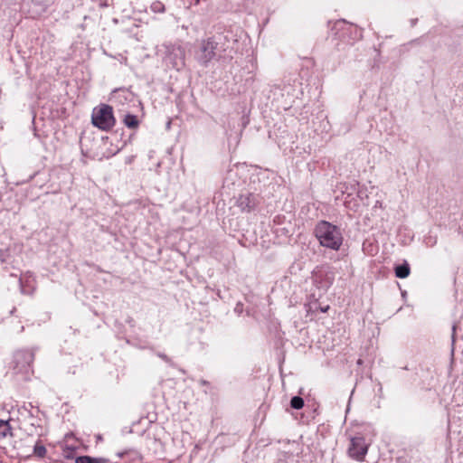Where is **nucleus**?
Masks as SVG:
<instances>
[{
	"instance_id": "obj_1",
	"label": "nucleus",
	"mask_w": 463,
	"mask_h": 463,
	"mask_svg": "<svg viewBox=\"0 0 463 463\" xmlns=\"http://www.w3.org/2000/svg\"><path fill=\"white\" fill-rule=\"evenodd\" d=\"M314 233L322 247L338 250L343 244L344 237L340 228L329 222H318Z\"/></svg>"
},
{
	"instance_id": "obj_2",
	"label": "nucleus",
	"mask_w": 463,
	"mask_h": 463,
	"mask_svg": "<svg viewBox=\"0 0 463 463\" xmlns=\"http://www.w3.org/2000/svg\"><path fill=\"white\" fill-rule=\"evenodd\" d=\"M91 122L101 130L108 131L111 129L116 123L112 107L106 104L96 107L92 111Z\"/></svg>"
},
{
	"instance_id": "obj_3",
	"label": "nucleus",
	"mask_w": 463,
	"mask_h": 463,
	"mask_svg": "<svg viewBox=\"0 0 463 463\" xmlns=\"http://www.w3.org/2000/svg\"><path fill=\"white\" fill-rule=\"evenodd\" d=\"M166 53L165 61L167 66H171L176 71H180L184 67L185 52L181 45L169 44L165 45Z\"/></svg>"
},
{
	"instance_id": "obj_4",
	"label": "nucleus",
	"mask_w": 463,
	"mask_h": 463,
	"mask_svg": "<svg viewBox=\"0 0 463 463\" xmlns=\"http://www.w3.org/2000/svg\"><path fill=\"white\" fill-rule=\"evenodd\" d=\"M217 43L212 39L201 41L194 57L196 61L203 66H206L215 56Z\"/></svg>"
},
{
	"instance_id": "obj_5",
	"label": "nucleus",
	"mask_w": 463,
	"mask_h": 463,
	"mask_svg": "<svg viewBox=\"0 0 463 463\" xmlns=\"http://www.w3.org/2000/svg\"><path fill=\"white\" fill-rule=\"evenodd\" d=\"M368 451V445L361 436L353 437L351 439V445L348 449V454L351 458L362 461Z\"/></svg>"
},
{
	"instance_id": "obj_6",
	"label": "nucleus",
	"mask_w": 463,
	"mask_h": 463,
	"mask_svg": "<svg viewBox=\"0 0 463 463\" xmlns=\"http://www.w3.org/2000/svg\"><path fill=\"white\" fill-rule=\"evenodd\" d=\"M34 360V352L33 350H18L14 354V367L18 371H26Z\"/></svg>"
},
{
	"instance_id": "obj_7",
	"label": "nucleus",
	"mask_w": 463,
	"mask_h": 463,
	"mask_svg": "<svg viewBox=\"0 0 463 463\" xmlns=\"http://www.w3.org/2000/svg\"><path fill=\"white\" fill-rule=\"evenodd\" d=\"M258 204V195L252 193L240 194L235 203V205L241 210V213H250L256 209Z\"/></svg>"
},
{
	"instance_id": "obj_8",
	"label": "nucleus",
	"mask_w": 463,
	"mask_h": 463,
	"mask_svg": "<svg viewBox=\"0 0 463 463\" xmlns=\"http://www.w3.org/2000/svg\"><path fill=\"white\" fill-rule=\"evenodd\" d=\"M123 123L127 128L131 129H135L139 126V120L137 119V116L132 114L125 115Z\"/></svg>"
},
{
	"instance_id": "obj_9",
	"label": "nucleus",
	"mask_w": 463,
	"mask_h": 463,
	"mask_svg": "<svg viewBox=\"0 0 463 463\" xmlns=\"http://www.w3.org/2000/svg\"><path fill=\"white\" fill-rule=\"evenodd\" d=\"M410 266L407 262L395 267V276L400 279H405L410 275Z\"/></svg>"
},
{
	"instance_id": "obj_10",
	"label": "nucleus",
	"mask_w": 463,
	"mask_h": 463,
	"mask_svg": "<svg viewBox=\"0 0 463 463\" xmlns=\"http://www.w3.org/2000/svg\"><path fill=\"white\" fill-rule=\"evenodd\" d=\"M76 463H108L109 460L103 458H92L90 456H80L75 460Z\"/></svg>"
},
{
	"instance_id": "obj_11",
	"label": "nucleus",
	"mask_w": 463,
	"mask_h": 463,
	"mask_svg": "<svg viewBox=\"0 0 463 463\" xmlns=\"http://www.w3.org/2000/svg\"><path fill=\"white\" fill-rule=\"evenodd\" d=\"M8 435H12L9 422L0 420V440L6 438Z\"/></svg>"
},
{
	"instance_id": "obj_12",
	"label": "nucleus",
	"mask_w": 463,
	"mask_h": 463,
	"mask_svg": "<svg viewBox=\"0 0 463 463\" xmlns=\"http://www.w3.org/2000/svg\"><path fill=\"white\" fill-rule=\"evenodd\" d=\"M46 448L40 442H36L33 447V454L38 458H44L46 455Z\"/></svg>"
},
{
	"instance_id": "obj_13",
	"label": "nucleus",
	"mask_w": 463,
	"mask_h": 463,
	"mask_svg": "<svg viewBox=\"0 0 463 463\" xmlns=\"http://www.w3.org/2000/svg\"><path fill=\"white\" fill-rule=\"evenodd\" d=\"M290 405L293 409L300 410L304 406V400L299 396H294L290 401Z\"/></svg>"
},
{
	"instance_id": "obj_14",
	"label": "nucleus",
	"mask_w": 463,
	"mask_h": 463,
	"mask_svg": "<svg viewBox=\"0 0 463 463\" xmlns=\"http://www.w3.org/2000/svg\"><path fill=\"white\" fill-rule=\"evenodd\" d=\"M151 10L154 13H164L165 5L161 2H155L151 5Z\"/></svg>"
},
{
	"instance_id": "obj_15",
	"label": "nucleus",
	"mask_w": 463,
	"mask_h": 463,
	"mask_svg": "<svg viewBox=\"0 0 463 463\" xmlns=\"http://www.w3.org/2000/svg\"><path fill=\"white\" fill-rule=\"evenodd\" d=\"M157 356L165 361L166 363H171V359L165 354L158 353Z\"/></svg>"
},
{
	"instance_id": "obj_16",
	"label": "nucleus",
	"mask_w": 463,
	"mask_h": 463,
	"mask_svg": "<svg viewBox=\"0 0 463 463\" xmlns=\"http://www.w3.org/2000/svg\"><path fill=\"white\" fill-rule=\"evenodd\" d=\"M328 308H329V307H328V306H327V307H323V308H322V312H326Z\"/></svg>"
},
{
	"instance_id": "obj_17",
	"label": "nucleus",
	"mask_w": 463,
	"mask_h": 463,
	"mask_svg": "<svg viewBox=\"0 0 463 463\" xmlns=\"http://www.w3.org/2000/svg\"><path fill=\"white\" fill-rule=\"evenodd\" d=\"M124 453H118V457H122Z\"/></svg>"
}]
</instances>
